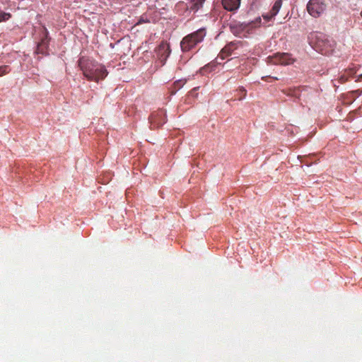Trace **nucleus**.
Wrapping results in <instances>:
<instances>
[{
    "instance_id": "15",
    "label": "nucleus",
    "mask_w": 362,
    "mask_h": 362,
    "mask_svg": "<svg viewBox=\"0 0 362 362\" xmlns=\"http://www.w3.org/2000/svg\"><path fill=\"white\" fill-rule=\"evenodd\" d=\"M11 17V13L0 11V22L6 21Z\"/></svg>"
},
{
    "instance_id": "9",
    "label": "nucleus",
    "mask_w": 362,
    "mask_h": 362,
    "mask_svg": "<svg viewBox=\"0 0 362 362\" xmlns=\"http://www.w3.org/2000/svg\"><path fill=\"white\" fill-rule=\"evenodd\" d=\"M242 44L243 42L241 41L231 42L228 43L221 49L219 57L223 59H225L230 56L233 52L238 48V45H242Z\"/></svg>"
},
{
    "instance_id": "6",
    "label": "nucleus",
    "mask_w": 362,
    "mask_h": 362,
    "mask_svg": "<svg viewBox=\"0 0 362 362\" xmlns=\"http://www.w3.org/2000/svg\"><path fill=\"white\" fill-rule=\"evenodd\" d=\"M151 128H156L162 126L166 122L165 112L159 110L152 113L149 117Z\"/></svg>"
},
{
    "instance_id": "7",
    "label": "nucleus",
    "mask_w": 362,
    "mask_h": 362,
    "mask_svg": "<svg viewBox=\"0 0 362 362\" xmlns=\"http://www.w3.org/2000/svg\"><path fill=\"white\" fill-rule=\"evenodd\" d=\"M269 60L272 64L281 65H288L293 62L288 53H277L269 57Z\"/></svg>"
},
{
    "instance_id": "11",
    "label": "nucleus",
    "mask_w": 362,
    "mask_h": 362,
    "mask_svg": "<svg viewBox=\"0 0 362 362\" xmlns=\"http://www.w3.org/2000/svg\"><path fill=\"white\" fill-rule=\"evenodd\" d=\"M281 6V0L276 1L274 3V6H273V7H272V8L271 10V15H270L269 18L275 16L278 13V12L279 11V9H280ZM264 17L265 18H269L268 16H265Z\"/></svg>"
},
{
    "instance_id": "10",
    "label": "nucleus",
    "mask_w": 362,
    "mask_h": 362,
    "mask_svg": "<svg viewBox=\"0 0 362 362\" xmlns=\"http://www.w3.org/2000/svg\"><path fill=\"white\" fill-rule=\"evenodd\" d=\"M241 0H221L223 8L228 11H235L240 5Z\"/></svg>"
},
{
    "instance_id": "16",
    "label": "nucleus",
    "mask_w": 362,
    "mask_h": 362,
    "mask_svg": "<svg viewBox=\"0 0 362 362\" xmlns=\"http://www.w3.org/2000/svg\"><path fill=\"white\" fill-rule=\"evenodd\" d=\"M36 53L37 54H42L44 55L48 54L47 49L45 48V46H42L40 45H37V49H36Z\"/></svg>"
},
{
    "instance_id": "18",
    "label": "nucleus",
    "mask_w": 362,
    "mask_h": 362,
    "mask_svg": "<svg viewBox=\"0 0 362 362\" xmlns=\"http://www.w3.org/2000/svg\"><path fill=\"white\" fill-rule=\"evenodd\" d=\"M346 72L349 76H352L356 73V66L350 67L346 70Z\"/></svg>"
},
{
    "instance_id": "21",
    "label": "nucleus",
    "mask_w": 362,
    "mask_h": 362,
    "mask_svg": "<svg viewBox=\"0 0 362 362\" xmlns=\"http://www.w3.org/2000/svg\"><path fill=\"white\" fill-rule=\"evenodd\" d=\"M240 90L241 92H243L245 94L246 93V90L243 87L240 88Z\"/></svg>"
},
{
    "instance_id": "23",
    "label": "nucleus",
    "mask_w": 362,
    "mask_h": 362,
    "mask_svg": "<svg viewBox=\"0 0 362 362\" xmlns=\"http://www.w3.org/2000/svg\"><path fill=\"white\" fill-rule=\"evenodd\" d=\"M273 78L275 80H279V78L277 77H273Z\"/></svg>"
},
{
    "instance_id": "14",
    "label": "nucleus",
    "mask_w": 362,
    "mask_h": 362,
    "mask_svg": "<svg viewBox=\"0 0 362 362\" xmlns=\"http://www.w3.org/2000/svg\"><path fill=\"white\" fill-rule=\"evenodd\" d=\"M10 71L11 69L8 65L0 66V76L8 74Z\"/></svg>"
},
{
    "instance_id": "8",
    "label": "nucleus",
    "mask_w": 362,
    "mask_h": 362,
    "mask_svg": "<svg viewBox=\"0 0 362 362\" xmlns=\"http://www.w3.org/2000/svg\"><path fill=\"white\" fill-rule=\"evenodd\" d=\"M158 57L161 62H165L170 54V45L165 42H162L156 49Z\"/></svg>"
},
{
    "instance_id": "20",
    "label": "nucleus",
    "mask_w": 362,
    "mask_h": 362,
    "mask_svg": "<svg viewBox=\"0 0 362 362\" xmlns=\"http://www.w3.org/2000/svg\"><path fill=\"white\" fill-rule=\"evenodd\" d=\"M349 76L347 75V74H342L339 78V81L341 83H345L346 81H348V78H349Z\"/></svg>"
},
{
    "instance_id": "1",
    "label": "nucleus",
    "mask_w": 362,
    "mask_h": 362,
    "mask_svg": "<svg viewBox=\"0 0 362 362\" xmlns=\"http://www.w3.org/2000/svg\"><path fill=\"white\" fill-rule=\"evenodd\" d=\"M78 66L88 81L98 83L99 81L103 80L108 74L103 65L86 57L80 58Z\"/></svg>"
},
{
    "instance_id": "19",
    "label": "nucleus",
    "mask_w": 362,
    "mask_h": 362,
    "mask_svg": "<svg viewBox=\"0 0 362 362\" xmlns=\"http://www.w3.org/2000/svg\"><path fill=\"white\" fill-rule=\"evenodd\" d=\"M146 23H149V20L146 17L141 16L136 25H140Z\"/></svg>"
},
{
    "instance_id": "24",
    "label": "nucleus",
    "mask_w": 362,
    "mask_h": 362,
    "mask_svg": "<svg viewBox=\"0 0 362 362\" xmlns=\"http://www.w3.org/2000/svg\"><path fill=\"white\" fill-rule=\"evenodd\" d=\"M361 76H362V74H361Z\"/></svg>"
},
{
    "instance_id": "12",
    "label": "nucleus",
    "mask_w": 362,
    "mask_h": 362,
    "mask_svg": "<svg viewBox=\"0 0 362 362\" xmlns=\"http://www.w3.org/2000/svg\"><path fill=\"white\" fill-rule=\"evenodd\" d=\"M44 30V37L41 39L40 42L38 43V45L45 46V48L48 49V45H49V39L48 38L49 33L45 27H43Z\"/></svg>"
},
{
    "instance_id": "22",
    "label": "nucleus",
    "mask_w": 362,
    "mask_h": 362,
    "mask_svg": "<svg viewBox=\"0 0 362 362\" xmlns=\"http://www.w3.org/2000/svg\"><path fill=\"white\" fill-rule=\"evenodd\" d=\"M268 77H269V76H264V77H262V79H263V80H265V79H266V78H268Z\"/></svg>"
},
{
    "instance_id": "4",
    "label": "nucleus",
    "mask_w": 362,
    "mask_h": 362,
    "mask_svg": "<svg viewBox=\"0 0 362 362\" xmlns=\"http://www.w3.org/2000/svg\"><path fill=\"white\" fill-rule=\"evenodd\" d=\"M316 49L324 55H329L334 51V43L327 38H318L316 42Z\"/></svg>"
},
{
    "instance_id": "13",
    "label": "nucleus",
    "mask_w": 362,
    "mask_h": 362,
    "mask_svg": "<svg viewBox=\"0 0 362 362\" xmlns=\"http://www.w3.org/2000/svg\"><path fill=\"white\" fill-rule=\"evenodd\" d=\"M205 0H191L190 1V8L191 10L194 11H197L201 7H202V5Z\"/></svg>"
},
{
    "instance_id": "17",
    "label": "nucleus",
    "mask_w": 362,
    "mask_h": 362,
    "mask_svg": "<svg viewBox=\"0 0 362 362\" xmlns=\"http://www.w3.org/2000/svg\"><path fill=\"white\" fill-rule=\"evenodd\" d=\"M216 65L215 64H209L208 65L204 66L202 69H201V71L202 73L204 74L207 71H212L213 68L215 67Z\"/></svg>"
},
{
    "instance_id": "5",
    "label": "nucleus",
    "mask_w": 362,
    "mask_h": 362,
    "mask_svg": "<svg viewBox=\"0 0 362 362\" xmlns=\"http://www.w3.org/2000/svg\"><path fill=\"white\" fill-rule=\"evenodd\" d=\"M252 22L250 23H240L238 21H231L229 24V29L230 32L235 36H240L245 30H249L252 28Z\"/></svg>"
},
{
    "instance_id": "3",
    "label": "nucleus",
    "mask_w": 362,
    "mask_h": 362,
    "mask_svg": "<svg viewBox=\"0 0 362 362\" xmlns=\"http://www.w3.org/2000/svg\"><path fill=\"white\" fill-rule=\"evenodd\" d=\"M327 7L325 0H310L307 4V11L311 16L319 18L326 11Z\"/></svg>"
},
{
    "instance_id": "2",
    "label": "nucleus",
    "mask_w": 362,
    "mask_h": 362,
    "mask_svg": "<svg viewBox=\"0 0 362 362\" xmlns=\"http://www.w3.org/2000/svg\"><path fill=\"white\" fill-rule=\"evenodd\" d=\"M206 35L204 28H200L197 31L186 35L180 42V47L183 52L192 50L195 46L201 42Z\"/></svg>"
}]
</instances>
